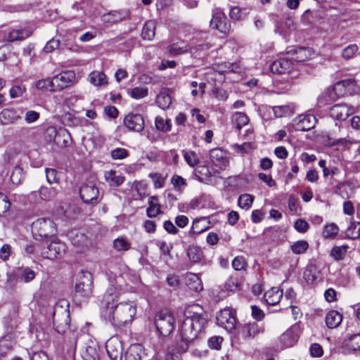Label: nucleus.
<instances>
[{
  "label": "nucleus",
  "instance_id": "obj_1",
  "mask_svg": "<svg viewBox=\"0 0 360 360\" xmlns=\"http://www.w3.org/2000/svg\"><path fill=\"white\" fill-rule=\"evenodd\" d=\"M207 319L202 313L186 311L185 318L179 327L181 340L188 345L204 331Z\"/></svg>",
  "mask_w": 360,
  "mask_h": 360
},
{
  "label": "nucleus",
  "instance_id": "obj_2",
  "mask_svg": "<svg viewBox=\"0 0 360 360\" xmlns=\"http://www.w3.org/2000/svg\"><path fill=\"white\" fill-rule=\"evenodd\" d=\"M136 313V307L133 302H120L117 304H106L103 316L114 326L120 327L131 323Z\"/></svg>",
  "mask_w": 360,
  "mask_h": 360
},
{
  "label": "nucleus",
  "instance_id": "obj_3",
  "mask_svg": "<svg viewBox=\"0 0 360 360\" xmlns=\"http://www.w3.org/2000/svg\"><path fill=\"white\" fill-rule=\"evenodd\" d=\"M153 324L158 338H167L174 329L175 319L171 312L161 310L155 315Z\"/></svg>",
  "mask_w": 360,
  "mask_h": 360
},
{
  "label": "nucleus",
  "instance_id": "obj_4",
  "mask_svg": "<svg viewBox=\"0 0 360 360\" xmlns=\"http://www.w3.org/2000/svg\"><path fill=\"white\" fill-rule=\"evenodd\" d=\"M93 292V276L88 271L81 270L77 275L75 297L79 302H86Z\"/></svg>",
  "mask_w": 360,
  "mask_h": 360
},
{
  "label": "nucleus",
  "instance_id": "obj_5",
  "mask_svg": "<svg viewBox=\"0 0 360 360\" xmlns=\"http://www.w3.org/2000/svg\"><path fill=\"white\" fill-rule=\"evenodd\" d=\"M69 304L67 300H63L58 302L53 312L52 319L56 330L59 333H63L69 328Z\"/></svg>",
  "mask_w": 360,
  "mask_h": 360
},
{
  "label": "nucleus",
  "instance_id": "obj_6",
  "mask_svg": "<svg viewBox=\"0 0 360 360\" xmlns=\"http://www.w3.org/2000/svg\"><path fill=\"white\" fill-rule=\"evenodd\" d=\"M56 225L51 218H39L32 224V233L37 240H41L56 235Z\"/></svg>",
  "mask_w": 360,
  "mask_h": 360
},
{
  "label": "nucleus",
  "instance_id": "obj_7",
  "mask_svg": "<svg viewBox=\"0 0 360 360\" xmlns=\"http://www.w3.org/2000/svg\"><path fill=\"white\" fill-rule=\"evenodd\" d=\"M236 329L235 338L239 342L252 340L264 331V327L255 322L240 324Z\"/></svg>",
  "mask_w": 360,
  "mask_h": 360
},
{
  "label": "nucleus",
  "instance_id": "obj_8",
  "mask_svg": "<svg viewBox=\"0 0 360 360\" xmlns=\"http://www.w3.org/2000/svg\"><path fill=\"white\" fill-rule=\"evenodd\" d=\"M217 323L224 328L227 332L231 333L236 328V311L231 308L221 310L217 315Z\"/></svg>",
  "mask_w": 360,
  "mask_h": 360
},
{
  "label": "nucleus",
  "instance_id": "obj_9",
  "mask_svg": "<svg viewBox=\"0 0 360 360\" xmlns=\"http://www.w3.org/2000/svg\"><path fill=\"white\" fill-rule=\"evenodd\" d=\"M66 250V245L58 239L53 240L49 244L43 247L41 255L46 259H54L62 257Z\"/></svg>",
  "mask_w": 360,
  "mask_h": 360
},
{
  "label": "nucleus",
  "instance_id": "obj_10",
  "mask_svg": "<svg viewBox=\"0 0 360 360\" xmlns=\"http://www.w3.org/2000/svg\"><path fill=\"white\" fill-rule=\"evenodd\" d=\"M188 45L191 53L195 57L200 56L212 46L210 42L207 41V37L203 33H198L191 39Z\"/></svg>",
  "mask_w": 360,
  "mask_h": 360
},
{
  "label": "nucleus",
  "instance_id": "obj_11",
  "mask_svg": "<svg viewBox=\"0 0 360 360\" xmlns=\"http://www.w3.org/2000/svg\"><path fill=\"white\" fill-rule=\"evenodd\" d=\"M79 195L84 202L96 204L98 202L99 191L94 181H86L80 187Z\"/></svg>",
  "mask_w": 360,
  "mask_h": 360
},
{
  "label": "nucleus",
  "instance_id": "obj_12",
  "mask_svg": "<svg viewBox=\"0 0 360 360\" xmlns=\"http://www.w3.org/2000/svg\"><path fill=\"white\" fill-rule=\"evenodd\" d=\"M75 74L73 71H63L52 78L53 88L51 89V91H60L71 86L75 83Z\"/></svg>",
  "mask_w": 360,
  "mask_h": 360
},
{
  "label": "nucleus",
  "instance_id": "obj_13",
  "mask_svg": "<svg viewBox=\"0 0 360 360\" xmlns=\"http://www.w3.org/2000/svg\"><path fill=\"white\" fill-rule=\"evenodd\" d=\"M317 120L311 114H302L293 120L292 127L295 131H309L316 125Z\"/></svg>",
  "mask_w": 360,
  "mask_h": 360
},
{
  "label": "nucleus",
  "instance_id": "obj_14",
  "mask_svg": "<svg viewBox=\"0 0 360 360\" xmlns=\"http://www.w3.org/2000/svg\"><path fill=\"white\" fill-rule=\"evenodd\" d=\"M294 66L292 59L288 55L274 60L269 66L270 70L274 74L282 75L289 72Z\"/></svg>",
  "mask_w": 360,
  "mask_h": 360
},
{
  "label": "nucleus",
  "instance_id": "obj_15",
  "mask_svg": "<svg viewBox=\"0 0 360 360\" xmlns=\"http://www.w3.org/2000/svg\"><path fill=\"white\" fill-rule=\"evenodd\" d=\"M354 112V109L347 104H335L330 109V116L336 120H345L349 115Z\"/></svg>",
  "mask_w": 360,
  "mask_h": 360
},
{
  "label": "nucleus",
  "instance_id": "obj_16",
  "mask_svg": "<svg viewBox=\"0 0 360 360\" xmlns=\"http://www.w3.org/2000/svg\"><path fill=\"white\" fill-rule=\"evenodd\" d=\"M210 27L219 30L221 33L227 34L231 30V23L224 13L217 12L212 15Z\"/></svg>",
  "mask_w": 360,
  "mask_h": 360
},
{
  "label": "nucleus",
  "instance_id": "obj_17",
  "mask_svg": "<svg viewBox=\"0 0 360 360\" xmlns=\"http://www.w3.org/2000/svg\"><path fill=\"white\" fill-rule=\"evenodd\" d=\"M125 127L136 132H141L144 129V120L141 115L129 113L124 119Z\"/></svg>",
  "mask_w": 360,
  "mask_h": 360
},
{
  "label": "nucleus",
  "instance_id": "obj_18",
  "mask_svg": "<svg viewBox=\"0 0 360 360\" xmlns=\"http://www.w3.org/2000/svg\"><path fill=\"white\" fill-rule=\"evenodd\" d=\"M22 110L15 108H5L0 112V122L2 124H12L21 117Z\"/></svg>",
  "mask_w": 360,
  "mask_h": 360
},
{
  "label": "nucleus",
  "instance_id": "obj_19",
  "mask_svg": "<svg viewBox=\"0 0 360 360\" xmlns=\"http://www.w3.org/2000/svg\"><path fill=\"white\" fill-rule=\"evenodd\" d=\"M128 16L127 11H112L103 14L101 20L105 24L112 25L126 19Z\"/></svg>",
  "mask_w": 360,
  "mask_h": 360
},
{
  "label": "nucleus",
  "instance_id": "obj_20",
  "mask_svg": "<svg viewBox=\"0 0 360 360\" xmlns=\"http://www.w3.org/2000/svg\"><path fill=\"white\" fill-rule=\"evenodd\" d=\"M210 158L212 162L219 168H225L229 164L226 153L220 148L212 149L210 152Z\"/></svg>",
  "mask_w": 360,
  "mask_h": 360
},
{
  "label": "nucleus",
  "instance_id": "obj_21",
  "mask_svg": "<svg viewBox=\"0 0 360 360\" xmlns=\"http://www.w3.org/2000/svg\"><path fill=\"white\" fill-rule=\"evenodd\" d=\"M213 169H210L207 165H199L194 170L196 179L204 184H211L214 175Z\"/></svg>",
  "mask_w": 360,
  "mask_h": 360
},
{
  "label": "nucleus",
  "instance_id": "obj_22",
  "mask_svg": "<svg viewBox=\"0 0 360 360\" xmlns=\"http://www.w3.org/2000/svg\"><path fill=\"white\" fill-rule=\"evenodd\" d=\"M286 55H288L292 61L302 62L309 57V51L304 47L288 48Z\"/></svg>",
  "mask_w": 360,
  "mask_h": 360
},
{
  "label": "nucleus",
  "instance_id": "obj_23",
  "mask_svg": "<svg viewBox=\"0 0 360 360\" xmlns=\"http://www.w3.org/2000/svg\"><path fill=\"white\" fill-rule=\"evenodd\" d=\"M32 34V30L30 27H25L20 29H12L7 35V40L8 41H22Z\"/></svg>",
  "mask_w": 360,
  "mask_h": 360
},
{
  "label": "nucleus",
  "instance_id": "obj_24",
  "mask_svg": "<svg viewBox=\"0 0 360 360\" xmlns=\"http://www.w3.org/2000/svg\"><path fill=\"white\" fill-rule=\"evenodd\" d=\"M342 348L348 353L360 349V333L354 334L345 339Z\"/></svg>",
  "mask_w": 360,
  "mask_h": 360
},
{
  "label": "nucleus",
  "instance_id": "obj_25",
  "mask_svg": "<svg viewBox=\"0 0 360 360\" xmlns=\"http://www.w3.org/2000/svg\"><path fill=\"white\" fill-rule=\"evenodd\" d=\"M145 355L143 347L140 344H134L127 349L125 360H143Z\"/></svg>",
  "mask_w": 360,
  "mask_h": 360
},
{
  "label": "nucleus",
  "instance_id": "obj_26",
  "mask_svg": "<svg viewBox=\"0 0 360 360\" xmlns=\"http://www.w3.org/2000/svg\"><path fill=\"white\" fill-rule=\"evenodd\" d=\"M298 338L299 335L296 329L291 328L281 335L280 341L283 347H291L297 342Z\"/></svg>",
  "mask_w": 360,
  "mask_h": 360
},
{
  "label": "nucleus",
  "instance_id": "obj_27",
  "mask_svg": "<svg viewBox=\"0 0 360 360\" xmlns=\"http://www.w3.org/2000/svg\"><path fill=\"white\" fill-rule=\"evenodd\" d=\"M186 255L192 264H200L205 258L202 249L197 245H190L186 250Z\"/></svg>",
  "mask_w": 360,
  "mask_h": 360
},
{
  "label": "nucleus",
  "instance_id": "obj_28",
  "mask_svg": "<svg viewBox=\"0 0 360 360\" xmlns=\"http://www.w3.org/2000/svg\"><path fill=\"white\" fill-rule=\"evenodd\" d=\"M69 239L73 245L77 247H84L87 246L89 243V240L85 234L77 231L72 230L70 231L68 234Z\"/></svg>",
  "mask_w": 360,
  "mask_h": 360
},
{
  "label": "nucleus",
  "instance_id": "obj_29",
  "mask_svg": "<svg viewBox=\"0 0 360 360\" xmlns=\"http://www.w3.org/2000/svg\"><path fill=\"white\" fill-rule=\"evenodd\" d=\"M325 321L329 328H335L342 321V315L336 310H330L326 314Z\"/></svg>",
  "mask_w": 360,
  "mask_h": 360
},
{
  "label": "nucleus",
  "instance_id": "obj_30",
  "mask_svg": "<svg viewBox=\"0 0 360 360\" xmlns=\"http://www.w3.org/2000/svg\"><path fill=\"white\" fill-rule=\"evenodd\" d=\"M282 295V290L274 287L264 293V297L268 304L275 305L279 302Z\"/></svg>",
  "mask_w": 360,
  "mask_h": 360
},
{
  "label": "nucleus",
  "instance_id": "obj_31",
  "mask_svg": "<svg viewBox=\"0 0 360 360\" xmlns=\"http://www.w3.org/2000/svg\"><path fill=\"white\" fill-rule=\"evenodd\" d=\"M148 205L149 206L146 210V214L148 217L153 218L161 213L160 205L157 196H150L148 199Z\"/></svg>",
  "mask_w": 360,
  "mask_h": 360
},
{
  "label": "nucleus",
  "instance_id": "obj_32",
  "mask_svg": "<svg viewBox=\"0 0 360 360\" xmlns=\"http://www.w3.org/2000/svg\"><path fill=\"white\" fill-rule=\"evenodd\" d=\"M89 82L95 86H102L108 84L106 75L100 71H93L89 75Z\"/></svg>",
  "mask_w": 360,
  "mask_h": 360
},
{
  "label": "nucleus",
  "instance_id": "obj_33",
  "mask_svg": "<svg viewBox=\"0 0 360 360\" xmlns=\"http://www.w3.org/2000/svg\"><path fill=\"white\" fill-rule=\"evenodd\" d=\"M156 103L159 108L166 110L172 103V98L168 89L162 90L156 97Z\"/></svg>",
  "mask_w": 360,
  "mask_h": 360
},
{
  "label": "nucleus",
  "instance_id": "obj_34",
  "mask_svg": "<svg viewBox=\"0 0 360 360\" xmlns=\"http://www.w3.org/2000/svg\"><path fill=\"white\" fill-rule=\"evenodd\" d=\"M105 179L110 186H119L122 184L124 181V176L121 174H117L114 170L105 172Z\"/></svg>",
  "mask_w": 360,
  "mask_h": 360
},
{
  "label": "nucleus",
  "instance_id": "obj_35",
  "mask_svg": "<svg viewBox=\"0 0 360 360\" xmlns=\"http://www.w3.org/2000/svg\"><path fill=\"white\" fill-rule=\"evenodd\" d=\"M186 285L191 290L195 292H200L203 288L201 280L195 274H189L187 276Z\"/></svg>",
  "mask_w": 360,
  "mask_h": 360
},
{
  "label": "nucleus",
  "instance_id": "obj_36",
  "mask_svg": "<svg viewBox=\"0 0 360 360\" xmlns=\"http://www.w3.org/2000/svg\"><path fill=\"white\" fill-rule=\"evenodd\" d=\"M35 276V271L27 266L20 268L18 272V279L25 283L31 282Z\"/></svg>",
  "mask_w": 360,
  "mask_h": 360
},
{
  "label": "nucleus",
  "instance_id": "obj_37",
  "mask_svg": "<svg viewBox=\"0 0 360 360\" xmlns=\"http://www.w3.org/2000/svg\"><path fill=\"white\" fill-rule=\"evenodd\" d=\"M155 23L153 20L146 22L142 29L141 36L144 40H152L155 37Z\"/></svg>",
  "mask_w": 360,
  "mask_h": 360
},
{
  "label": "nucleus",
  "instance_id": "obj_38",
  "mask_svg": "<svg viewBox=\"0 0 360 360\" xmlns=\"http://www.w3.org/2000/svg\"><path fill=\"white\" fill-rule=\"evenodd\" d=\"M113 248L117 252H126L131 248V243L126 237L120 236L114 240Z\"/></svg>",
  "mask_w": 360,
  "mask_h": 360
},
{
  "label": "nucleus",
  "instance_id": "obj_39",
  "mask_svg": "<svg viewBox=\"0 0 360 360\" xmlns=\"http://www.w3.org/2000/svg\"><path fill=\"white\" fill-rule=\"evenodd\" d=\"M167 50L172 56H176L187 52L191 53V48L189 47L188 44L184 46H180L179 44H172L167 47Z\"/></svg>",
  "mask_w": 360,
  "mask_h": 360
},
{
  "label": "nucleus",
  "instance_id": "obj_40",
  "mask_svg": "<svg viewBox=\"0 0 360 360\" xmlns=\"http://www.w3.org/2000/svg\"><path fill=\"white\" fill-rule=\"evenodd\" d=\"M232 122L236 124L238 129H240L242 127L248 124L249 118L245 113L236 112L232 116Z\"/></svg>",
  "mask_w": 360,
  "mask_h": 360
},
{
  "label": "nucleus",
  "instance_id": "obj_41",
  "mask_svg": "<svg viewBox=\"0 0 360 360\" xmlns=\"http://www.w3.org/2000/svg\"><path fill=\"white\" fill-rule=\"evenodd\" d=\"M346 236L350 239H356L360 237V222L352 221L345 231Z\"/></svg>",
  "mask_w": 360,
  "mask_h": 360
},
{
  "label": "nucleus",
  "instance_id": "obj_42",
  "mask_svg": "<svg viewBox=\"0 0 360 360\" xmlns=\"http://www.w3.org/2000/svg\"><path fill=\"white\" fill-rule=\"evenodd\" d=\"M155 128L161 131L167 132L171 131L172 122L169 119H164L162 117H157L155 121Z\"/></svg>",
  "mask_w": 360,
  "mask_h": 360
},
{
  "label": "nucleus",
  "instance_id": "obj_43",
  "mask_svg": "<svg viewBox=\"0 0 360 360\" xmlns=\"http://www.w3.org/2000/svg\"><path fill=\"white\" fill-rule=\"evenodd\" d=\"M205 220V218L196 219L193 220L192 226L189 231L191 236L200 234L207 230V226H200V223Z\"/></svg>",
  "mask_w": 360,
  "mask_h": 360
},
{
  "label": "nucleus",
  "instance_id": "obj_44",
  "mask_svg": "<svg viewBox=\"0 0 360 360\" xmlns=\"http://www.w3.org/2000/svg\"><path fill=\"white\" fill-rule=\"evenodd\" d=\"M183 155L185 161L190 167H195L199 163L198 155L192 150H183Z\"/></svg>",
  "mask_w": 360,
  "mask_h": 360
},
{
  "label": "nucleus",
  "instance_id": "obj_45",
  "mask_svg": "<svg viewBox=\"0 0 360 360\" xmlns=\"http://www.w3.org/2000/svg\"><path fill=\"white\" fill-rule=\"evenodd\" d=\"M291 250L294 254L300 255L305 252L309 248V243L306 240H298L291 245Z\"/></svg>",
  "mask_w": 360,
  "mask_h": 360
},
{
  "label": "nucleus",
  "instance_id": "obj_46",
  "mask_svg": "<svg viewBox=\"0 0 360 360\" xmlns=\"http://www.w3.org/2000/svg\"><path fill=\"white\" fill-rule=\"evenodd\" d=\"M57 194V190L53 188H48L41 186L39 189L40 198L44 200H51L54 198Z\"/></svg>",
  "mask_w": 360,
  "mask_h": 360
},
{
  "label": "nucleus",
  "instance_id": "obj_47",
  "mask_svg": "<svg viewBox=\"0 0 360 360\" xmlns=\"http://www.w3.org/2000/svg\"><path fill=\"white\" fill-rule=\"evenodd\" d=\"M254 200V197L250 194L240 195L238 200V205L243 209H249Z\"/></svg>",
  "mask_w": 360,
  "mask_h": 360
},
{
  "label": "nucleus",
  "instance_id": "obj_48",
  "mask_svg": "<svg viewBox=\"0 0 360 360\" xmlns=\"http://www.w3.org/2000/svg\"><path fill=\"white\" fill-rule=\"evenodd\" d=\"M339 228L334 224H326L323 231V236L326 238H334L338 233Z\"/></svg>",
  "mask_w": 360,
  "mask_h": 360
},
{
  "label": "nucleus",
  "instance_id": "obj_49",
  "mask_svg": "<svg viewBox=\"0 0 360 360\" xmlns=\"http://www.w3.org/2000/svg\"><path fill=\"white\" fill-rule=\"evenodd\" d=\"M23 178L22 169L20 167H15L11 174V181L13 184H19Z\"/></svg>",
  "mask_w": 360,
  "mask_h": 360
},
{
  "label": "nucleus",
  "instance_id": "obj_50",
  "mask_svg": "<svg viewBox=\"0 0 360 360\" xmlns=\"http://www.w3.org/2000/svg\"><path fill=\"white\" fill-rule=\"evenodd\" d=\"M358 51L359 46L356 44H350L342 50V56L344 58L349 60L352 58Z\"/></svg>",
  "mask_w": 360,
  "mask_h": 360
},
{
  "label": "nucleus",
  "instance_id": "obj_51",
  "mask_svg": "<svg viewBox=\"0 0 360 360\" xmlns=\"http://www.w3.org/2000/svg\"><path fill=\"white\" fill-rule=\"evenodd\" d=\"M148 95V89L146 87L136 86L131 89L130 96L136 99H140Z\"/></svg>",
  "mask_w": 360,
  "mask_h": 360
},
{
  "label": "nucleus",
  "instance_id": "obj_52",
  "mask_svg": "<svg viewBox=\"0 0 360 360\" xmlns=\"http://www.w3.org/2000/svg\"><path fill=\"white\" fill-rule=\"evenodd\" d=\"M232 148L238 153L243 154L249 153L252 148V144L250 142H245L243 144H234Z\"/></svg>",
  "mask_w": 360,
  "mask_h": 360
},
{
  "label": "nucleus",
  "instance_id": "obj_53",
  "mask_svg": "<svg viewBox=\"0 0 360 360\" xmlns=\"http://www.w3.org/2000/svg\"><path fill=\"white\" fill-rule=\"evenodd\" d=\"M11 207V202L8 196L2 192H0V216L6 213Z\"/></svg>",
  "mask_w": 360,
  "mask_h": 360
},
{
  "label": "nucleus",
  "instance_id": "obj_54",
  "mask_svg": "<svg viewBox=\"0 0 360 360\" xmlns=\"http://www.w3.org/2000/svg\"><path fill=\"white\" fill-rule=\"evenodd\" d=\"M347 245L335 247L332 249L330 255L334 257L335 260L342 259L346 252Z\"/></svg>",
  "mask_w": 360,
  "mask_h": 360
},
{
  "label": "nucleus",
  "instance_id": "obj_55",
  "mask_svg": "<svg viewBox=\"0 0 360 360\" xmlns=\"http://www.w3.org/2000/svg\"><path fill=\"white\" fill-rule=\"evenodd\" d=\"M46 180L49 184L59 182V176L58 172L53 168H46Z\"/></svg>",
  "mask_w": 360,
  "mask_h": 360
},
{
  "label": "nucleus",
  "instance_id": "obj_56",
  "mask_svg": "<svg viewBox=\"0 0 360 360\" xmlns=\"http://www.w3.org/2000/svg\"><path fill=\"white\" fill-rule=\"evenodd\" d=\"M111 158L113 160H123L128 156V151L122 148H117L110 153Z\"/></svg>",
  "mask_w": 360,
  "mask_h": 360
},
{
  "label": "nucleus",
  "instance_id": "obj_57",
  "mask_svg": "<svg viewBox=\"0 0 360 360\" xmlns=\"http://www.w3.org/2000/svg\"><path fill=\"white\" fill-rule=\"evenodd\" d=\"M148 176L153 180L154 186L156 188H162L164 186L165 178L159 173H150Z\"/></svg>",
  "mask_w": 360,
  "mask_h": 360
},
{
  "label": "nucleus",
  "instance_id": "obj_58",
  "mask_svg": "<svg viewBox=\"0 0 360 360\" xmlns=\"http://www.w3.org/2000/svg\"><path fill=\"white\" fill-rule=\"evenodd\" d=\"M246 266L245 259L243 256L236 257L232 261V266L236 271H241Z\"/></svg>",
  "mask_w": 360,
  "mask_h": 360
},
{
  "label": "nucleus",
  "instance_id": "obj_59",
  "mask_svg": "<svg viewBox=\"0 0 360 360\" xmlns=\"http://www.w3.org/2000/svg\"><path fill=\"white\" fill-rule=\"evenodd\" d=\"M294 228L300 233H305L309 229V225L305 220L298 219L295 221Z\"/></svg>",
  "mask_w": 360,
  "mask_h": 360
},
{
  "label": "nucleus",
  "instance_id": "obj_60",
  "mask_svg": "<svg viewBox=\"0 0 360 360\" xmlns=\"http://www.w3.org/2000/svg\"><path fill=\"white\" fill-rule=\"evenodd\" d=\"M36 88L40 90H49L51 91V89L53 88V83H52V79H46L38 81L36 83Z\"/></svg>",
  "mask_w": 360,
  "mask_h": 360
},
{
  "label": "nucleus",
  "instance_id": "obj_61",
  "mask_svg": "<svg viewBox=\"0 0 360 360\" xmlns=\"http://www.w3.org/2000/svg\"><path fill=\"white\" fill-rule=\"evenodd\" d=\"M223 338L221 336H213L208 340V345L211 349L219 350L221 349V345Z\"/></svg>",
  "mask_w": 360,
  "mask_h": 360
},
{
  "label": "nucleus",
  "instance_id": "obj_62",
  "mask_svg": "<svg viewBox=\"0 0 360 360\" xmlns=\"http://www.w3.org/2000/svg\"><path fill=\"white\" fill-rule=\"evenodd\" d=\"M166 282L167 284L173 289H176L180 285L179 276L175 274L167 275Z\"/></svg>",
  "mask_w": 360,
  "mask_h": 360
},
{
  "label": "nucleus",
  "instance_id": "obj_63",
  "mask_svg": "<svg viewBox=\"0 0 360 360\" xmlns=\"http://www.w3.org/2000/svg\"><path fill=\"white\" fill-rule=\"evenodd\" d=\"M273 111L276 117H283L289 113V108L286 105H278L273 108Z\"/></svg>",
  "mask_w": 360,
  "mask_h": 360
},
{
  "label": "nucleus",
  "instance_id": "obj_64",
  "mask_svg": "<svg viewBox=\"0 0 360 360\" xmlns=\"http://www.w3.org/2000/svg\"><path fill=\"white\" fill-rule=\"evenodd\" d=\"M171 182L173 184L174 187L177 190H180L182 186L186 185V179H184L182 176L176 174L174 175L172 177Z\"/></svg>",
  "mask_w": 360,
  "mask_h": 360
}]
</instances>
